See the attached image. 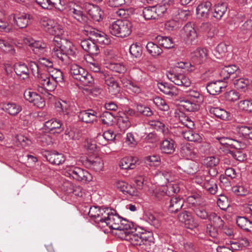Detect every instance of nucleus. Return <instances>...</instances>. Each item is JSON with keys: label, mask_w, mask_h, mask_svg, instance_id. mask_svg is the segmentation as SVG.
Returning <instances> with one entry per match:
<instances>
[{"label": "nucleus", "mask_w": 252, "mask_h": 252, "mask_svg": "<svg viewBox=\"0 0 252 252\" xmlns=\"http://www.w3.org/2000/svg\"><path fill=\"white\" fill-rule=\"evenodd\" d=\"M88 215L98 227L104 228L107 226L111 229L115 230L119 228L122 219L115 210L98 206L90 207Z\"/></svg>", "instance_id": "nucleus-1"}, {"label": "nucleus", "mask_w": 252, "mask_h": 252, "mask_svg": "<svg viewBox=\"0 0 252 252\" xmlns=\"http://www.w3.org/2000/svg\"><path fill=\"white\" fill-rule=\"evenodd\" d=\"M30 66L33 75L42 86L38 88L39 91H40V89L42 90L44 89L47 91L52 92L56 89L57 84L51 78L48 73L40 71L37 64L35 62H31Z\"/></svg>", "instance_id": "nucleus-2"}, {"label": "nucleus", "mask_w": 252, "mask_h": 252, "mask_svg": "<svg viewBox=\"0 0 252 252\" xmlns=\"http://www.w3.org/2000/svg\"><path fill=\"white\" fill-rule=\"evenodd\" d=\"M132 27L131 23L128 20H118L109 25V31L112 35L124 38L131 33Z\"/></svg>", "instance_id": "nucleus-3"}, {"label": "nucleus", "mask_w": 252, "mask_h": 252, "mask_svg": "<svg viewBox=\"0 0 252 252\" xmlns=\"http://www.w3.org/2000/svg\"><path fill=\"white\" fill-rule=\"evenodd\" d=\"M64 175L83 183L89 182L92 179V176L88 171L78 167L72 166L66 169Z\"/></svg>", "instance_id": "nucleus-4"}, {"label": "nucleus", "mask_w": 252, "mask_h": 252, "mask_svg": "<svg viewBox=\"0 0 252 252\" xmlns=\"http://www.w3.org/2000/svg\"><path fill=\"white\" fill-rule=\"evenodd\" d=\"M32 18L31 14L19 12L12 14L8 17V20H12L14 24L20 29L27 27Z\"/></svg>", "instance_id": "nucleus-5"}, {"label": "nucleus", "mask_w": 252, "mask_h": 252, "mask_svg": "<svg viewBox=\"0 0 252 252\" xmlns=\"http://www.w3.org/2000/svg\"><path fill=\"white\" fill-rule=\"evenodd\" d=\"M101 77L104 80L107 86L109 93L113 96H117L120 93L121 88L115 78L107 73H102Z\"/></svg>", "instance_id": "nucleus-6"}, {"label": "nucleus", "mask_w": 252, "mask_h": 252, "mask_svg": "<svg viewBox=\"0 0 252 252\" xmlns=\"http://www.w3.org/2000/svg\"><path fill=\"white\" fill-rule=\"evenodd\" d=\"M126 235V239L133 246H142V248L146 249L147 246L150 245V241L148 240L143 233H137L131 232Z\"/></svg>", "instance_id": "nucleus-7"}, {"label": "nucleus", "mask_w": 252, "mask_h": 252, "mask_svg": "<svg viewBox=\"0 0 252 252\" xmlns=\"http://www.w3.org/2000/svg\"><path fill=\"white\" fill-rule=\"evenodd\" d=\"M182 38L187 42L190 43L195 42L198 37V34L193 24L188 23L181 30Z\"/></svg>", "instance_id": "nucleus-8"}, {"label": "nucleus", "mask_w": 252, "mask_h": 252, "mask_svg": "<svg viewBox=\"0 0 252 252\" xmlns=\"http://www.w3.org/2000/svg\"><path fill=\"white\" fill-rule=\"evenodd\" d=\"M219 71V75L223 80L230 79L233 80L240 73V69L235 65L225 66Z\"/></svg>", "instance_id": "nucleus-9"}, {"label": "nucleus", "mask_w": 252, "mask_h": 252, "mask_svg": "<svg viewBox=\"0 0 252 252\" xmlns=\"http://www.w3.org/2000/svg\"><path fill=\"white\" fill-rule=\"evenodd\" d=\"M45 130L53 134H59L64 130V127L61 121L56 119H52L44 123Z\"/></svg>", "instance_id": "nucleus-10"}, {"label": "nucleus", "mask_w": 252, "mask_h": 252, "mask_svg": "<svg viewBox=\"0 0 252 252\" xmlns=\"http://www.w3.org/2000/svg\"><path fill=\"white\" fill-rule=\"evenodd\" d=\"M180 191V188L178 184L176 183L170 182L164 189H159L156 193V197L158 199L161 200L162 197L167 195V196H172L175 193H177Z\"/></svg>", "instance_id": "nucleus-11"}, {"label": "nucleus", "mask_w": 252, "mask_h": 252, "mask_svg": "<svg viewBox=\"0 0 252 252\" xmlns=\"http://www.w3.org/2000/svg\"><path fill=\"white\" fill-rule=\"evenodd\" d=\"M178 218L181 222L184 223L187 228L192 230L198 226V223L194 220L191 214L187 211L180 213Z\"/></svg>", "instance_id": "nucleus-12"}, {"label": "nucleus", "mask_w": 252, "mask_h": 252, "mask_svg": "<svg viewBox=\"0 0 252 252\" xmlns=\"http://www.w3.org/2000/svg\"><path fill=\"white\" fill-rule=\"evenodd\" d=\"M166 75L168 78L176 85L186 87L190 85L191 83L189 79L182 74H179L168 71Z\"/></svg>", "instance_id": "nucleus-13"}, {"label": "nucleus", "mask_w": 252, "mask_h": 252, "mask_svg": "<svg viewBox=\"0 0 252 252\" xmlns=\"http://www.w3.org/2000/svg\"><path fill=\"white\" fill-rule=\"evenodd\" d=\"M217 139L221 145H229L236 149H244L246 147V144L240 139L226 137H220Z\"/></svg>", "instance_id": "nucleus-14"}, {"label": "nucleus", "mask_w": 252, "mask_h": 252, "mask_svg": "<svg viewBox=\"0 0 252 252\" xmlns=\"http://www.w3.org/2000/svg\"><path fill=\"white\" fill-rule=\"evenodd\" d=\"M207 58L208 51L205 48H198L191 53V61L196 64L203 63Z\"/></svg>", "instance_id": "nucleus-15"}, {"label": "nucleus", "mask_w": 252, "mask_h": 252, "mask_svg": "<svg viewBox=\"0 0 252 252\" xmlns=\"http://www.w3.org/2000/svg\"><path fill=\"white\" fill-rule=\"evenodd\" d=\"M115 186L120 191L124 194L129 196H137L138 191L137 189L131 185L123 181H117Z\"/></svg>", "instance_id": "nucleus-16"}, {"label": "nucleus", "mask_w": 252, "mask_h": 252, "mask_svg": "<svg viewBox=\"0 0 252 252\" xmlns=\"http://www.w3.org/2000/svg\"><path fill=\"white\" fill-rule=\"evenodd\" d=\"M222 80L223 79L221 78L216 81L209 83L206 86L207 92L211 95L219 94L222 89L225 87Z\"/></svg>", "instance_id": "nucleus-17"}, {"label": "nucleus", "mask_w": 252, "mask_h": 252, "mask_svg": "<svg viewBox=\"0 0 252 252\" xmlns=\"http://www.w3.org/2000/svg\"><path fill=\"white\" fill-rule=\"evenodd\" d=\"M80 45L87 52L93 55H97L99 53L98 46L92 40L84 39L81 41Z\"/></svg>", "instance_id": "nucleus-18"}, {"label": "nucleus", "mask_w": 252, "mask_h": 252, "mask_svg": "<svg viewBox=\"0 0 252 252\" xmlns=\"http://www.w3.org/2000/svg\"><path fill=\"white\" fill-rule=\"evenodd\" d=\"M159 149L162 153L172 154L175 151L176 143L171 138H166L161 142Z\"/></svg>", "instance_id": "nucleus-19"}, {"label": "nucleus", "mask_w": 252, "mask_h": 252, "mask_svg": "<svg viewBox=\"0 0 252 252\" xmlns=\"http://www.w3.org/2000/svg\"><path fill=\"white\" fill-rule=\"evenodd\" d=\"M1 109L12 116L17 115L22 110L20 105L12 102L3 103Z\"/></svg>", "instance_id": "nucleus-20"}, {"label": "nucleus", "mask_w": 252, "mask_h": 252, "mask_svg": "<svg viewBox=\"0 0 252 252\" xmlns=\"http://www.w3.org/2000/svg\"><path fill=\"white\" fill-rule=\"evenodd\" d=\"M51 55L59 63L67 64L69 63V57L65 55L61 48L53 47L51 48Z\"/></svg>", "instance_id": "nucleus-21"}, {"label": "nucleus", "mask_w": 252, "mask_h": 252, "mask_svg": "<svg viewBox=\"0 0 252 252\" xmlns=\"http://www.w3.org/2000/svg\"><path fill=\"white\" fill-rule=\"evenodd\" d=\"M68 14L80 23H84L87 21V18L83 13L82 8L78 5L70 7L68 10Z\"/></svg>", "instance_id": "nucleus-22"}, {"label": "nucleus", "mask_w": 252, "mask_h": 252, "mask_svg": "<svg viewBox=\"0 0 252 252\" xmlns=\"http://www.w3.org/2000/svg\"><path fill=\"white\" fill-rule=\"evenodd\" d=\"M61 50L65 55L69 57V61L72 58H75L76 55V48L73 43L68 40H64Z\"/></svg>", "instance_id": "nucleus-23"}, {"label": "nucleus", "mask_w": 252, "mask_h": 252, "mask_svg": "<svg viewBox=\"0 0 252 252\" xmlns=\"http://www.w3.org/2000/svg\"><path fill=\"white\" fill-rule=\"evenodd\" d=\"M184 200L182 197L176 196L172 197L168 205V210L171 213L179 211L183 206Z\"/></svg>", "instance_id": "nucleus-24"}, {"label": "nucleus", "mask_w": 252, "mask_h": 252, "mask_svg": "<svg viewBox=\"0 0 252 252\" xmlns=\"http://www.w3.org/2000/svg\"><path fill=\"white\" fill-rule=\"evenodd\" d=\"M96 112L92 109L81 111L78 115L79 119L86 123H91L96 120Z\"/></svg>", "instance_id": "nucleus-25"}, {"label": "nucleus", "mask_w": 252, "mask_h": 252, "mask_svg": "<svg viewBox=\"0 0 252 252\" xmlns=\"http://www.w3.org/2000/svg\"><path fill=\"white\" fill-rule=\"evenodd\" d=\"M212 4L209 1H206L198 5L196 8V14L201 18H207L210 13Z\"/></svg>", "instance_id": "nucleus-26"}, {"label": "nucleus", "mask_w": 252, "mask_h": 252, "mask_svg": "<svg viewBox=\"0 0 252 252\" xmlns=\"http://www.w3.org/2000/svg\"><path fill=\"white\" fill-rule=\"evenodd\" d=\"M14 70L17 75L20 78L25 80L29 78L30 70L27 65L24 63H18L14 65Z\"/></svg>", "instance_id": "nucleus-27"}, {"label": "nucleus", "mask_w": 252, "mask_h": 252, "mask_svg": "<svg viewBox=\"0 0 252 252\" xmlns=\"http://www.w3.org/2000/svg\"><path fill=\"white\" fill-rule=\"evenodd\" d=\"M45 157L50 163L55 165L62 164L65 160L64 155L58 152L49 153L45 155Z\"/></svg>", "instance_id": "nucleus-28"}, {"label": "nucleus", "mask_w": 252, "mask_h": 252, "mask_svg": "<svg viewBox=\"0 0 252 252\" xmlns=\"http://www.w3.org/2000/svg\"><path fill=\"white\" fill-rule=\"evenodd\" d=\"M171 15L176 20L186 21L190 15V12L188 10H183L174 6L171 10Z\"/></svg>", "instance_id": "nucleus-29"}, {"label": "nucleus", "mask_w": 252, "mask_h": 252, "mask_svg": "<svg viewBox=\"0 0 252 252\" xmlns=\"http://www.w3.org/2000/svg\"><path fill=\"white\" fill-rule=\"evenodd\" d=\"M236 222L238 227L247 232H252V221L245 217H238Z\"/></svg>", "instance_id": "nucleus-30"}, {"label": "nucleus", "mask_w": 252, "mask_h": 252, "mask_svg": "<svg viewBox=\"0 0 252 252\" xmlns=\"http://www.w3.org/2000/svg\"><path fill=\"white\" fill-rule=\"evenodd\" d=\"M86 165L88 168L95 172H99L103 168V162L99 158H95L94 159L86 161Z\"/></svg>", "instance_id": "nucleus-31"}, {"label": "nucleus", "mask_w": 252, "mask_h": 252, "mask_svg": "<svg viewBox=\"0 0 252 252\" xmlns=\"http://www.w3.org/2000/svg\"><path fill=\"white\" fill-rule=\"evenodd\" d=\"M148 53L153 57L157 58L163 52L159 46L153 42H149L146 45Z\"/></svg>", "instance_id": "nucleus-32"}, {"label": "nucleus", "mask_w": 252, "mask_h": 252, "mask_svg": "<svg viewBox=\"0 0 252 252\" xmlns=\"http://www.w3.org/2000/svg\"><path fill=\"white\" fill-rule=\"evenodd\" d=\"M209 112L211 114L222 120H228L230 117V113L224 109L218 107H211Z\"/></svg>", "instance_id": "nucleus-33"}, {"label": "nucleus", "mask_w": 252, "mask_h": 252, "mask_svg": "<svg viewBox=\"0 0 252 252\" xmlns=\"http://www.w3.org/2000/svg\"><path fill=\"white\" fill-rule=\"evenodd\" d=\"M88 14L94 21L99 22L102 19L103 12L98 6L92 5L88 10Z\"/></svg>", "instance_id": "nucleus-34"}, {"label": "nucleus", "mask_w": 252, "mask_h": 252, "mask_svg": "<svg viewBox=\"0 0 252 252\" xmlns=\"http://www.w3.org/2000/svg\"><path fill=\"white\" fill-rule=\"evenodd\" d=\"M137 160L134 158L125 157L121 160L120 166L123 169H132L135 167Z\"/></svg>", "instance_id": "nucleus-35"}, {"label": "nucleus", "mask_w": 252, "mask_h": 252, "mask_svg": "<svg viewBox=\"0 0 252 252\" xmlns=\"http://www.w3.org/2000/svg\"><path fill=\"white\" fill-rule=\"evenodd\" d=\"M252 81L248 78H241L234 81L235 87L239 90L245 92L249 86L251 84Z\"/></svg>", "instance_id": "nucleus-36"}, {"label": "nucleus", "mask_w": 252, "mask_h": 252, "mask_svg": "<svg viewBox=\"0 0 252 252\" xmlns=\"http://www.w3.org/2000/svg\"><path fill=\"white\" fill-rule=\"evenodd\" d=\"M158 85L160 91L169 96H176L179 94V91L175 87L170 88L162 83H158Z\"/></svg>", "instance_id": "nucleus-37"}, {"label": "nucleus", "mask_w": 252, "mask_h": 252, "mask_svg": "<svg viewBox=\"0 0 252 252\" xmlns=\"http://www.w3.org/2000/svg\"><path fill=\"white\" fill-rule=\"evenodd\" d=\"M36 3L44 9H51L53 7H58V3H61L60 0H35Z\"/></svg>", "instance_id": "nucleus-38"}, {"label": "nucleus", "mask_w": 252, "mask_h": 252, "mask_svg": "<svg viewBox=\"0 0 252 252\" xmlns=\"http://www.w3.org/2000/svg\"><path fill=\"white\" fill-rule=\"evenodd\" d=\"M119 227L117 228V230L124 231L126 236L128 235V232L131 233V232H133L132 230L134 229V225L132 222L122 218L121 219V222L119 223Z\"/></svg>", "instance_id": "nucleus-39"}, {"label": "nucleus", "mask_w": 252, "mask_h": 252, "mask_svg": "<svg viewBox=\"0 0 252 252\" xmlns=\"http://www.w3.org/2000/svg\"><path fill=\"white\" fill-rule=\"evenodd\" d=\"M156 8L155 6H147L143 9L142 15L146 20H155L157 19Z\"/></svg>", "instance_id": "nucleus-40"}, {"label": "nucleus", "mask_w": 252, "mask_h": 252, "mask_svg": "<svg viewBox=\"0 0 252 252\" xmlns=\"http://www.w3.org/2000/svg\"><path fill=\"white\" fill-rule=\"evenodd\" d=\"M227 4L226 3H219L215 6L213 16L220 20L227 11Z\"/></svg>", "instance_id": "nucleus-41"}, {"label": "nucleus", "mask_w": 252, "mask_h": 252, "mask_svg": "<svg viewBox=\"0 0 252 252\" xmlns=\"http://www.w3.org/2000/svg\"><path fill=\"white\" fill-rule=\"evenodd\" d=\"M180 152L183 157L191 158L195 155L194 148L189 143L182 145Z\"/></svg>", "instance_id": "nucleus-42"}, {"label": "nucleus", "mask_w": 252, "mask_h": 252, "mask_svg": "<svg viewBox=\"0 0 252 252\" xmlns=\"http://www.w3.org/2000/svg\"><path fill=\"white\" fill-rule=\"evenodd\" d=\"M209 220L212 223V225L220 229H223L224 221L220 217L215 213H212L209 215Z\"/></svg>", "instance_id": "nucleus-43"}, {"label": "nucleus", "mask_w": 252, "mask_h": 252, "mask_svg": "<svg viewBox=\"0 0 252 252\" xmlns=\"http://www.w3.org/2000/svg\"><path fill=\"white\" fill-rule=\"evenodd\" d=\"M85 73L80 76L78 81L81 82L82 84L85 86L92 87L94 84V81L92 75L88 71H85Z\"/></svg>", "instance_id": "nucleus-44"}, {"label": "nucleus", "mask_w": 252, "mask_h": 252, "mask_svg": "<svg viewBox=\"0 0 252 252\" xmlns=\"http://www.w3.org/2000/svg\"><path fill=\"white\" fill-rule=\"evenodd\" d=\"M93 35L95 39L94 40L101 44L108 45L110 42V40L107 37V35L103 32L100 31L94 32Z\"/></svg>", "instance_id": "nucleus-45"}, {"label": "nucleus", "mask_w": 252, "mask_h": 252, "mask_svg": "<svg viewBox=\"0 0 252 252\" xmlns=\"http://www.w3.org/2000/svg\"><path fill=\"white\" fill-rule=\"evenodd\" d=\"M156 8V13L157 15V19L158 17L162 16L165 13H167L171 15V10L173 9L174 6H171L169 4L165 3L162 5L154 6Z\"/></svg>", "instance_id": "nucleus-46"}, {"label": "nucleus", "mask_w": 252, "mask_h": 252, "mask_svg": "<svg viewBox=\"0 0 252 252\" xmlns=\"http://www.w3.org/2000/svg\"><path fill=\"white\" fill-rule=\"evenodd\" d=\"M85 70L77 64H72L70 66V73L74 79L78 80L80 76L83 74Z\"/></svg>", "instance_id": "nucleus-47"}, {"label": "nucleus", "mask_w": 252, "mask_h": 252, "mask_svg": "<svg viewBox=\"0 0 252 252\" xmlns=\"http://www.w3.org/2000/svg\"><path fill=\"white\" fill-rule=\"evenodd\" d=\"M133 77L136 81L143 84L148 81L149 78L146 73L139 69H136L134 70Z\"/></svg>", "instance_id": "nucleus-48"}, {"label": "nucleus", "mask_w": 252, "mask_h": 252, "mask_svg": "<svg viewBox=\"0 0 252 252\" xmlns=\"http://www.w3.org/2000/svg\"><path fill=\"white\" fill-rule=\"evenodd\" d=\"M25 42L36 50L43 51L46 47V44L41 41H33L32 39H26Z\"/></svg>", "instance_id": "nucleus-49"}, {"label": "nucleus", "mask_w": 252, "mask_h": 252, "mask_svg": "<svg viewBox=\"0 0 252 252\" xmlns=\"http://www.w3.org/2000/svg\"><path fill=\"white\" fill-rule=\"evenodd\" d=\"M197 100H186L184 101L183 106L189 112H194L198 110L199 105Z\"/></svg>", "instance_id": "nucleus-50"}, {"label": "nucleus", "mask_w": 252, "mask_h": 252, "mask_svg": "<svg viewBox=\"0 0 252 252\" xmlns=\"http://www.w3.org/2000/svg\"><path fill=\"white\" fill-rule=\"evenodd\" d=\"M118 125L121 131H125L131 126V123L126 116H121L118 119Z\"/></svg>", "instance_id": "nucleus-51"}, {"label": "nucleus", "mask_w": 252, "mask_h": 252, "mask_svg": "<svg viewBox=\"0 0 252 252\" xmlns=\"http://www.w3.org/2000/svg\"><path fill=\"white\" fill-rule=\"evenodd\" d=\"M49 75L57 85L58 83L63 82V73L60 69L54 68Z\"/></svg>", "instance_id": "nucleus-52"}, {"label": "nucleus", "mask_w": 252, "mask_h": 252, "mask_svg": "<svg viewBox=\"0 0 252 252\" xmlns=\"http://www.w3.org/2000/svg\"><path fill=\"white\" fill-rule=\"evenodd\" d=\"M159 44L165 48L170 49L174 47V43L172 38L167 36H159Z\"/></svg>", "instance_id": "nucleus-53"}, {"label": "nucleus", "mask_w": 252, "mask_h": 252, "mask_svg": "<svg viewBox=\"0 0 252 252\" xmlns=\"http://www.w3.org/2000/svg\"><path fill=\"white\" fill-rule=\"evenodd\" d=\"M100 118L103 124L107 126H111L113 124L115 118L112 113L105 111L101 115Z\"/></svg>", "instance_id": "nucleus-54"}, {"label": "nucleus", "mask_w": 252, "mask_h": 252, "mask_svg": "<svg viewBox=\"0 0 252 252\" xmlns=\"http://www.w3.org/2000/svg\"><path fill=\"white\" fill-rule=\"evenodd\" d=\"M217 204L220 209L225 210L229 206L227 197L223 194L218 195L217 198Z\"/></svg>", "instance_id": "nucleus-55"}, {"label": "nucleus", "mask_w": 252, "mask_h": 252, "mask_svg": "<svg viewBox=\"0 0 252 252\" xmlns=\"http://www.w3.org/2000/svg\"><path fill=\"white\" fill-rule=\"evenodd\" d=\"M50 31L49 33L53 35H62L64 32V28L63 26L59 24L56 22L54 21Z\"/></svg>", "instance_id": "nucleus-56"}, {"label": "nucleus", "mask_w": 252, "mask_h": 252, "mask_svg": "<svg viewBox=\"0 0 252 252\" xmlns=\"http://www.w3.org/2000/svg\"><path fill=\"white\" fill-rule=\"evenodd\" d=\"M54 21L53 19L48 18L47 17H43L41 19L40 23L44 30L49 33V31H51V29L53 24H54Z\"/></svg>", "instance_id": "nucleus-57"}, {"label": "nucleus", "mask_w": 252, "mask_h": 252, "mask_svg": "<svg viewBox=\"0 0 252 252\" xmlns=\"http://www.w3.org/2000/svg\"><path fill=\"white\" fill-rule=\"evenodd\" d=\"M129 53L134 58H139L142 55V47L137 43L132 44L129 47Z\"/></svg>", "instance_id": "nucleus-58"}, {"label": "nucleus", "mask_w": 252, "mask_h": 252, "mask_svg": "<svg viewBox=\"0 0 252 252\" xmlns=\"http://www.w3.org/2000/svg\"><path fill=\"white\" fill-rule=\"evenodd\" d=\"M136 109L139 113L146 117H150L153 115L150 108L141 103L136 104Z\"/></svg>", "instance_id": "nucleus-59"}, {"label": "nucleus", "mask_w": 252, "mask_h": 252, "mask_svg": "<svg viewBox=\"0 0 252 252\" xmlns=\"http://www.w3.org/2000/svg\"><path fill=\"white\" fill-rule=\"evenodd\" d=\"M157 176L159 177H164L168 183L172 182L174 179L173 173L169 170H162L159 171Z\"/></svg>", "instance_id": "nucleus-60"}, {"label": "nucleus", "mask_w": 252, "mask_h": 252, "mask_svg": "<svg viewBox=\"0 0 252 252\" xmlns=\"http://www.w3.org/2000/svg\"><path fill=\"white\" fill-rule=\"evenodd\" d=\"M183 170L189 174H193L197 171V166L196 163L190 162L186 163L183 166Z\"/></svg>", "instance_id": "nucleus-61"}, {"label": "nucleus", "mask_w": 252, "mask_h": 252, "mask_svg": "<svg viewBox=\"0 0 252 252\" xmlns=\"http://www.w3.org/2000/svg\"><path fill=\"white\" fill-rule=\"evenodd\" d=\"M252 30V20H247L240 28V33L246 34Z\"/></svg>", "instance_id": "nucleus-62"}, {"label": "nucleus", "mask_w": 252, "mask_h": 252, "mask_svg": "<svg viewBox=\"0 0 252 252\" xmlns=\"http://www.w3.org/2000/svg\"><path fill=\"white\" fill-rule=\"evenodd\" d=\"M193 211L196 215L201 219L205 220L209 218V215L205 209L202 207H195Z\"/></svg>", "instance_id": "nucleus-63"}, {"label": "nucleus", "mask_w": 252, "mask_h": 252, "mask_svg": "<svg viewBox=\"0 0 252 252\" xmlns=\"http://www.w3.org/2000/svg\"><path fill=\"white\" fill-rule=\"evenodd\" d=\"M214 55L217 56V58H220L218 55L222 56L227 52V46L224 43H220L218 45L214 51Z\"/></svg>", "instance_id": "nucleus-64"}]
</instances>
